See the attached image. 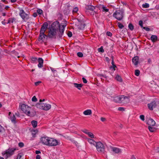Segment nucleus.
Instances as JSON below:
<instances>
[{
    "instance_id": "1",
    "label": "nucleus",
    "mask_w": 159,
    "mask_h": 159,
    "mask_svg": "<svg viewBox=\"0 0 159 159\" xmlns=\"http://www.w3.org/2000/svg\"><path fill=\"white\" fill-rule=\"evenodd\" d=\"M66 26V25L65 24L60 25L58 22L57 21L54 22L49 29L48 36L50 39H56L59 29V32L58 33V36L60 38H61L63 34L65 28Z\"/></svg>"
},
{
    "instance_id": "2",
    "label": "nucleus",
    "mask_w": 159,
    "mask_h": 159,
    "mask_svg": "<svg viewBox=\"0 0 159 159\" xmlns=\"http://www.w3.org/2000/svg\"><path fill=\"white\" fill-rule=\"evenodd\" d=\"M18 149L15 147L12 148H9L5 151L2 152V155L5 158L7 159L14 155L15 152Z\"/></svg>"
},
{
    "instance_id": "3",
    "label": "nucleus",
    "mask_w": 159,
    "mask_h": 159,
    "mask_svg": "<svg viewBox=\"0 0 159 159\" xmlns=\"http://www.w3.org/2000/svg\"><path fill=\"white\" fill-rule=\"evenodd\" d=\"M22 111L27 116H33L36 115L35 112H30V107L27 105L23 104L21 106Z\"/></svg>"
},
{
    "instance_id": "4",
    "label": "nucleus",
    "mask_w": 159,
    "mask_h": 159,
    "mask_svg": "<svg viewBox=\"0 0 159 159\" xmlns=\"http://www.w3.org/2000/svg\"><path fill=\"white\" fill-rule=\"evenodd\" d=\"M124 11L122 9H119L116 11L113 14V16L116 19L120 20L124 17Z\"/></svg>"
},
{
    "instance_id": "5",
    "label": "nucleus",
    "mask_w": 159,
    "mask_h": 159,
    "mask_svg": "<svg viewBox=\"0 0 159 159\" xmlns=\"http://www.w3.org/2000/svg\"><path fill=\"white\" fill-rule=\"evenodd\" d=\"M36 106L38 108L45 111L48 110L51 107L50 104L43 103H38Z\"/></svg>"
},
{
    "instance_id": "6",
    "label": "nucleus",
    "mask_w": 159,
    "mask_h": 159,
    "mask_svg": "<svg viewBox=\"0 0 159 159\" xmlns=\"http://www.w3.org/2000/svg\"><path fill=\"white\" fill-rule=\"evenodd\" d=\"M97 151L101 153L104 152L105 148L103 144L100 142H98L95 146Z\"/></svg>"
},
{
    "instance_id": "7",
    "label": "nucleus",
    "mask_w": 159,
    "mask_h": 159,
    "mask_svg": "<svg viewBox=\"0 0 159 159\" xmlns=\"http://www.w3.org/2000/svg\"><path fill=\"white\" fill-rule=\"evenodd\" d=\"M57 144L58 141L57 140L53 138H49L47 146H54L57 145Z\"/></svg>"
},
{
    "instance_id": "8",
    "label": "nucleus",
    "mask_w": 159,
    "mask_h": 159,
    "mask_svg": "<svg viewBox=\"0 0 159 159\" xmlns=\"http://www.w3.org/2000/svg\"><path fill=\"white\" fill-rule=\"evenodd\" d=\"M49 139V137L47 136H43L41 138L40 141L42 143L47 146Z\"/></svg>"
},
{
    "instance_id": "9",
    "label": "nucleus",
    "mask_w": 159,
    "mask_h": 159,
    "mask_svg": "<svg viewBox=\"0 0 159 159\" xmlns=\"http://www.w3.org/2000/svg\"><path fill=\"white\" fill-rule=\"evenodd\" d=\"M19 15L23 20L28 19V14L26 13L23 9L20 10Z\"/></svg>"
},
{
    "instance_id": "10",
    "label": "nucleus",
    "mask_w": 159,
    "mask_h": 159,
    "mask_svg": "<svg viewBox=\"0 0 159 159\" xmlns=\"http://www.w3.org/2000/svg\"><path fill=\"white\" fill-rule=\"evenodd\" d=\"M120 103L127 102L129 101V98L127 96L123 95H120Z\"/></svg>"
},
{
    "instance_id": "11",
    "label": "nucleus",
    "mask_w": 159,
    "mask_h": 159,
    "mask_svg": "<svg viewBox=\"0 0 159 159\" xmlns=\"http://www.w3.org/2000/svg\"><path fill=\"white\" fill-rule=\"evenodd\" d=\"M148 108L151 110H152L154 108H155L157 106L156 102L155 101L151 102L150 103L148 104Z\"/></svg>"
},
{
    "instance_id": "12",
    "label": "nucleus",
    "mask_w": 159,
    "mask_h": 159,
    "mask_svg": "<svg viewBox=\"0 0 159 159\" xmlns=\"http://www.w3.org/2000/svg\"><path fill=\"white\" fill-rule=\"evenodd\" d=\"M48 37V35L39 34L38 38V40L39 41H41V42H44L45 41V39H47Z\"/></svg>"
},
{
    "instance_id": "13",
    "label": "nucleus",
    "mask_w": 159,
    "mask_h": 159,
    "mask_svg": "<svg viewBox=\"0 0 159 159\" xmlns=\"http://www.w3.org/2000/svg\"><path fill=\"white\" fill-rule=\"evenodd\" d=\"M8 118L12 123L14 124H15L16 123V119L15 115L13 114H11V112H9V113Z\"/></svg>"
},
{
    "instance_id": "14",
    "label": "nucleus",
    "mask_w": 159,
    "mask_h": 159,
    "mask_svg": "<svg viewBox=\"0 0 159 159\" xmlns=\"http://www.w3.org/2000/svg\"><path fill=\"white\" fill-rule=\"evenodd\" d=\"M146 123L149 126H154L155 125L156 122L152 119L150 118L147 121Z\"/></svg>"
},
{
    "instance_id": "15",
    "label": "nucleus",
    "mask_w": 159,
    "mask_h": 159,
    "mask_svg": "<svg viewBox=\"0 0 159 159\" xmlns=\"http://www.w3.org/2000/svg\"><path fill=\"white\" fill-rule=\"evenodd\" d=\"M111 151L116 153H120L121 152V149L119 148L111 147Z\"/></svg>"
},
{
    "instance_id": "16",
    "label": "nucleus",
    "mask_w": 159,
    "mask_h": 159,
    "mask_svg": "<svg viewBox=\"0 0 159 159\" xmlns=\"http://www.w3.org/2000/svg\"><path fill=\"white\" fill-rule=\"evenodd\" d=\"M39 64L38 65V67L41 68L43 66V60L41 58H39L38 59Z\"/></svg>"
},
{
    "instance_id": "17",
    "label": "nucleus",
    "mask_w": 159,
    "mask_h": 159,
    "mask_svg": "<svg viewBox=\"0 0 159 159\" xmlns=\"http://www.w3.org/2000/svg\"><path fill=\"white\" fill-rule=\"evenodd\" d=\"M139 57L138 56H135L132 59V61L135 66L137 65L139 63Z\"/></svg>"
},
{
    "instance_id": "18",
    "label": "nucleus",
    "mask_w": 159,
    "mask_h": 159,
    "mask_svg": "<svg viewBox=\"0 0 159 159\" xmlns=\"http://www.w3.org/2000/svg\"><path fill=\"white\" fill-rule=\"evenodd\" d=\"M111 100L115 102L120 103V95L111 97Z\"/></svg>"
},
{
    "instance_id": "19",
    "label": "nucleus",
    "mask_w": 159,
    "mask_h": 159,
    "mask_svg": "<svg viewBox=\"0 0 159 159\" xmlns=\"http://www.w3.org/2000/svg\"><path fill=\"white\" fill-rule=\"evenodd\" d=\"M88 142L91 145L95 146L97 142L91 139H88Z\"/></svg>"
},
{
    "instance_id": "20",
    "label": "nucleus",
    "mask_w": 159,
    "mask_h": 159,
    "mask_svg": "<svg viewBox=\"0 0 159 159\" xmlns=\"http://www.w3.org/2000/svg\"><path fill=\"white\" fill-rule=\"evenodd\" d=\"M83 114L86 116L90 115L92 113V111L90 109H88L84 111L83 113Z\"/></svg>"
},
{
    "instance_id": "21",
    "label": "nucleus",
    "mask_w": 159,
    "mask_h": 159,
    "mask_svg": "<svg viewBox=\"0 0 159 159\" xmlns=\"http://www.w3.org/2000/svg\"><path fill=\"white\" fill-rule=\"evenodd\" d=\"M86 8L87 10H90L93 11L95 8V7L93 6H88L86 7Z\"/></svg>"
},
{
    "instance_id": "22",
    "label": "nucleus",
    "mask_w": 159,
    "mask_h": 159,
    "mask_svg": "<svg viewBox=\"0 0 159 159\" xmlns=\"http://www.w3.org/2000/svg\"><path fill=\"white\" fill-rule=\"evenodd\" d=\"M74 86L77 88L78 89L80 90L83 85L81 84H78L76 83H74Z\"/></svg>"
},
{
    "instance_id": "23",
    "label": "nucleus",
    "mask_w": 159,
    "mask_h": 159,
    "mask_svg": "<svg viewBox=\"0 0 159 159\" xmlns=\"http://www.w3.org/2000/svg\"><path fill=\"white\" fill-rule=\"evenodd\" d=\"M157 39V37L155 35H152L151 37V39L153 42L156 41Z\"/></svg>"
},
{
    "instance_id": "24",
    "label": "nucleus",
    "mask_w": 159,
    "mask_h": 159,
    "mask_svg": "<svg viewBox=\"0 0 159 159\" xmlns=\"http://www.w3.org/2000/svg\"><path fill=\"white\" fill-rule=\"evenodd\" d=\"M48 23L47 22H45L43 24L41 28L47 30V29L48 28Z\"/></svg>"
},
{
    "instance_id": "25",
    "label": "nucleus",
    "mask_w": 159,
    "mask_h": 159,
    "mask_svg": "<svg viewBox=\"0 0 159 159\" xmlns=\"http://www.w3.org/2000/svg\"><path fill=\"white\" fill-rule=\"evenodd\" d=\"M38 131L37 129H33L31 131V134L32 136L34 137L36 134L38 133Z\"/></svg>"
},
{
    "instance_id": "26",
    "label": "nucleus",
    "mask_w": 159,
    "mask_h": 159,
    "mask_svg": "<svg viewBox=\"0 0 159 159\" xmlns=\"http://www.w3.org/2000/svg\"><path fill=\"white\" fill-rule=\"evenodd\" d=\"M31 123L34 128H35L37 127V121L36 120H32Z\"/></svg>"
},
{
    "instance_id": "27",
    "label": "nucleus",
    "mask_w": 159,
    "mask_h": 159,
    "mask_svg": "<svg viewBox=\"0 0 159 159\" xmlns=\"http://www.w3.org/2000/svg\"><path fill=\"white\" fill-rule=\"evenodd\" d=\"M102 10V11H104V12H108L109 11V9L108 8H107L106 7L102 6L101 8Z\"/></svg>"
},
{
    "instance_id": "28",
    "label": "nucleus",
    "mask_w": 159,
    "mask_h": 159,
    "mask_svg": "<svg viewBox=\"0 0 159 159\" xmlns=\"http://www.w3.org/2000/svg\"><path fill=\"white\" fill-rule=\"evenodd\" d=\"M46 30L41 28L39 34H45V32Z\"/></svg>"
},
{
    "instance_id": "29",
    "label": "nucleus",
    "mask_w": 159,
    "mask_h": 159,
    "mask_svg": "<svg viewBox=\"0 0 159 159\" xmlns=\"http://www.w3.org/2000/svg\"><path fill=\"white\" fill-rule=\"evenodd\" d=\"M85 26V25L84 24H81L80 25L78 26V28L80 30H83Z\"/></svg>"
},
{
    "instance_id": "30",
    "label": "nucleus",
    "mask_w": 159,
    "mask_h": 159,
    "mask_svg": "<svg viewBox=\"0 0 159 159\" xmlns=\"http://www.w3.org/2000/svg\"><path fill=\"white\" fill-rule=\"evenodd\" d=\"M148 128L149 131L151 132H153L155 130V128L151 126H149Z\"/></svg>"
},
{
    "instance_id": "31",
    "label": "nucleus",
    "mask_w": 159,
    "mask_h": 159,
    "mask_svg": "<svg viewBox=\"0 0 159 159\" xmlns=\"http://www.w3.org/2000/svg\"><path fill=\"white\" fill-rule=\"evenodd\" d=\"M149 7V4L147 3H145V4L142 5V7L144 8H148Z\"/></svg>"
},
{
    "instance_id": "32",
    "label": "nucleus",
    "mask_w": 159,
    "mask_h": 159,
    "mask_svg": "<svg viewBox=\"0 0 159 159\" xmlns=\"http://www.w3.org/2000/svg\"><path fill=\"white\" fill-rule=\"evenodd\" d=\"M116 78L117 80L120 82H121L122 81L121 77L119 75H117Z\"/></svg>"
},
{
    "instance_id": "33",
    "label": "nucleus",
    "mask_w": 159,
    "mask_h": 159,
    "mask_svg": "<svg viewBox=\"0 0 159 159\" xmlns=\"http://www.w3.org/2000/svg\"><path fill=\"white\" fill-rule=\"evenodd\" d=\"M31 62L34 63L37 60V58L35 57H32L31 58Z\"/></svg>"
},
{
    "instance_id": "34",
    "label": "nucleus",
    "mask_w": 159,
    "mask_h": 159,
    "mask_svg": "<svg viewBox=\"0 0 159 159\" xmlns=\"http://www.w3.org/2000/svg\"><path fill=\"white\" fill-rule=\"evenodd\" d=\"M87 135L91 138H93L94 137V135L91 132H89Z\"/></svg>"
},
{
    "instance_id": "35",
    "label": "nucleus",
    "mask_w": 159,
    "mask_h": 159,
    "mask_svg": "<svg viewBox=\"0 0 159 159\" xmlns=\"http://www.w3.org/2000/svg\"><path fill=\"white\" fill-rule=\"evenodd\" d=\"M22 153H19L17 155L16 159H23L22 158Z\"/></svg>"
},
{
    "instance_id": "36",
    "label": "nucleus",
    "mask_w": 159,
    "mask_h": 159,
    "mask_svg": "<svg viewBox=\"0 0 159 159\" xmlns=\"http://www.w3.org/2000/svg\"><path fill=\"white\" fill-rule=\"evenodd\" d=\"M14 21H15V20L14 19L10 18L8 20L7 23H13Z\"/></svg>"
},
{
    "instance_id": "37",
    "label": "nucleus",
    "mask_w": 159,
    "mask_h": 159,
    "mask_svg": "<svg viewBox=\"0 0 159 159\" xmlns=\"http://www.w3.org/2000/svg\"><path fill=\"white\" fill-rule=\"evenodd\" d=\"M128 27L131 30L134 29V26L131 23H129L128 25Z\"/></svg>"
},
{
    "instance_id": "38",
    "label": "nucleus",
    "mask_w": 159,
    "mask_h": 159,
    "mask_svg": "<svg viewBox=\"0 0 159 159\" xmlns=\"http://www.w3.org/2000/svg\"><path fill=\"white\" fill-rule=\"evenodd\" d=\"M117 25L118 26V27L120 29H122L124 27V26L120 22H118L117 23Z\"/></svg>"
},
{
    "instance_id": "39",
    "label": "nucleus",
    "mask_w": 159,
    "mask_h": 159,
    "mask_svg": "<svg viewBox=\"0 0 159 159\" xmlns=\"http://www.w3.org/2000/svg\"><path fill=\"white\" fill-rule=\"evenodd\" d=\"M4 6L3 4L0 3V12H2L3 10Z\"/></svg>"
},
{
    "instance_id": "40",
    "label": "nucleus",
    "mask_w": 159,
    "mask_h": 159,
    "mask_svg": "<svg viewBox=\"0 0 159 159\" xmlns=\"http://www.w3.org/2000/svg\"><path fill=\"white\" fill-rule=\"evenodd\" d=\"M139 74H140L139 70H135V75L137 76H138L139 75Z\"/></svg>"
},
{
    "instance_id": "41",
    "label": "nucleus",
    "mask_w": 159,
    "mask_h": 159,
    "mask_svg": "<svg viewBox=\"0 0 159 159\" xmlns=\"http://www.w3.org/2000/svg\"><path fill=\"white\" fill-rule=\"evenodd\" d=\"M78 11V8L77 7H75L73 9V12H75L76 13L77 12V11Z\"/></svg>"
},
{
    "instance_id": "42",
    "label": "nucleus",
    "mask_w": 159,
    "mask_h": 159,
    "mask_svg": "<svg viewBox=\"0 0 159 159\" xmlns=\"http://www.w3.org/2000/svg\"><path fill=\"white\" fill-rule=\"evenodd\" d=\"M98 51L99 52H104V50L102 46L100 48H98Z\"/></svg>"
},
{
    "instance_id": "43",
    "label": "nucleus",
    "mask_w": 159,
    "mask_h": 159,
    "mask_svg": "<svg viewBox=\"0 0 159 159\" xmlns=\"http://www.w3.org/2000/svg\"><path fill=\"white\" fill-rule=\"evenodd\" d=\"M37 12L39 15H41L43 13V11L41 9H38L37 11Z\"/></svg>"
},
{
    "instance_id": "44",
    "label": "nucleus",
    "mask_w": 159,
    "mask_h": 159,
    "mask_svg": "<svg viewBox=\"0 0 159 159\" xmlns=\"http://www.w3.org/2000/svg\"><path fill=\"white\" fill-rule=\"evenodd\" d=\"M32 100L33 102H36L37 101V98H36L35 96H34L32 98Z\"/></svg>"
},
{
    "instance_id": "45",
    "label": "nucleus",
    "mask_w": 159,
    "mask_h": 159,
    "mask_svg": "<svg viewBox=\"0 0 159 159\" xmlns=\"http://www.w3.org/2000/svg\"><path fill=\"white\" fill-rule=\"evenodd\" d=\"M78 57H82L83 56V54L81 52H78L77 53Z\"/></svg>"
},
{
    "instance_id": "46",
    "label": "nucleus",
    "mask_w": 159,
    "mask_h": 159,
    "mask_svg": "<svg viewBox=\"0 0 159 159\" xmlns=\"http://www.w3.org/2000/svg\"><path fill=\"white\" fill-rule=\"evenodd\" d=\"M139 118L142 121H144L145 120L144 116L143 115H140Z\"/></svg>"
},
{
    "instance_id": "47",
    "label": "nucleus",
    "mask_w": 159,
    "mask_h": 159,
    "mask_svg": "<svg viewBox=\"0 0 159 159\" xmlns=\"http://www.w3.org/2000/svg\"><path fill=\"white\" fill-rule=\"evenodd\" d=\"M139 25H140V26L141 27V28H143V22L142 20H140L139 21Z\"/></svg>"
},
{
    "instance_id": "48",
    "label": "nucleus",
    "mask_w": 159,
    "mask_h": 159,
    "mask_svg": "<svg viewBox=\"0 0 159 159\" xmlns=\"http://www.w3.org/2000/svg\"><path fill=\"white\" fill-rule=\"evenodd\" d=\"M83 81L84 83L86 84L87 83V81L86 79L84 77H83L82 78Z\"/></svg>"
},
{
    "instance_id": "49",
    "label": "nucleus",
    "mask_w": 159,
    "mask_h": 159,
    "mask_svg": "<svg viewBox=\"0 0 159 159\" xmlns=\"http://www.w3.org/2000/svg\"><path fill=\"white\" fill-rule=\"evenodd\" d=\"M42 83L41 81H39L37 82H36L35 83V86H38V85L40 84L41 83Z\"/></svg>"
},
{
    "instance_id": "50",
    "label": "nucleus",
    "mask_w": 159,
    "mask_h": 159,
    "mask_svg": "<svg viewBox=\"0 0 159 159\" xmlns=\"http://www.w3.org/2000/svg\"><path fill=\"white\" fill-rule=\"evenodd\" d=\"M143 29L148 31H149L150 30V29L148 27H143Z\"/></svg>"
},
{
    "instance_id": "51",
    "label": "nucleus",
    "mask_w": 159,
    "mask_h": 159,
    "mask_svg": "<svg viewBox=\"0 0 159 159\" xmlns=\"http://www.w3.org/2000/svg\"><path fill=\"white\" fill-rule=\"evenodd\" d=\"M118 110L120 111H124L125 110V109L123 107H120L118 108Z\"/></svg>"
},
{
    "instance_id": "52",
    "label": "nucleus",
    "mask_w": 159,
    "mask_h": 159,
    "mask_svg": "<svg viewBox=\"0 0 159 159\" xmlns=\"http://www.w3.org/2000/svg\"><path fill=\"white\" fill-rule=\"evenodd\" d=\"M19 145L20 147H22L24 146V143L21 142L19 143Z\"/></svg>"
},
{
    "instance_id": "53",
    "label": "nucleus",
    "mask_w": 159,
    "mask_h": 159,
    "mask_svg": "<svg viewBox=\"0 0 159 159\" xmlns=\"http://www.w3.org/2000/svg\"><path fill=\"white\" fill-rule=\"evenodd\" d=\"M68 35L69 37H71L72 36V33L71 32L69 31L68 34Z\"/></svg>"
},
{
    "instance_id": "54",
    "label": "nucleus",
    "mask_w": 159,
    "mask_h": 159,
    "mask_svg": "<svg viewBox=\"0 0 159 159\" xmlns=\"http://www.w3.org/2000/svg\"><path fill=\"white\" fill-rule=\"evenodd\" d=\"M107 35L108 36H111L112 35V34L110 32L108 31L107 32Z\"/></svg>"
},
{
    "instance_id": "55",
    "label": "nucleus",
    "mask_w": 159,
    "mask_h": 159,
    "mask_svg": "<svg viewBox=\"0 0 159 159\" xmlns=\"http://www.w3.org/2000/svg\"><path fill=\"white\" fill-rule=\"evenodd\" d=\"M101 120L102 122H104L106 120V119L105 118L102 117L101 118Z\"/></svg>"
},
{
    "instance_id": "56",
    "label": "nucleus",
    "mask_w": 159,
    "mask_h": 159,
    "mask_svg": "<svg viewBox=\"0 0 159 159\" xmlns=\"http://www.w3.org/2000/svg\"><path fill=\"white\" fill-rule=\"evenodd\" d=\"M83 132L84 133H85V134H88V133H89V131H88V130H86V129H84V130H83Z\"/></svg>"
},
{
    "instance_id": "57",
    "label": "nucleus",
    "mask_w": 159,
    "mask_h": 159,
    "mask_svg": "<svg viewBox=\"0 0 159 159\" xmlns=\"http://www.w3.org/2000/svg\"><path fill=\"white\" fill-rule=\"evenodd\" d=\"M3 129H4L3 127L0 125V132H2L3 131Z\"/></svg>"
},
{
    "instance_id": "58",
    "label": "nucleus",
    "mask_w": 159,
    "mask_h": 159,
    "mask_svg": "<svg viewBox=\"0 0 159 159\" xmlns=\"http://www.w3.org/2000/svg\"><path fill=\"white\" fill-rule=\"evenodd\" d=\"M51 70H52V71L54 73H55V72H57L56 70L52 68H51Z\"/></svg>"
},
{
    "instance_id": "59",
    "label": "nucleus",
    "mask_w": 159,
    "mask_h": 159,
    "mask_svg": "<svg viewBox=\"0 0 159 159\" xmlns=\"http://www.w3.org/2000/svg\"><path fill=\"white\" fill-rule=\"evenodd\" d=\"M40 157L39 155H37L36 156V159H40Z\"/></svg>"
},
{
    "instance_id": "60",
    "label": "nucleus",
    "mask_w": 159,
    "mask_h": 159,
    "mask_svg": "<svg viewBox=\"0 0 159 159\" xmlns=\"http://www.w3.org/2000/svg\"><path fill=\"white\" fill-rule=\"evenodd\" d=\"M40 153H41V152H40V151L36 150L35 151V153L36 154H38Z\"/></svg>"
},
{
    "instance_id": "61",
    "label": "nucleus",
    "mask_w": 159,
    "mask_h": 159,
    "mask_svg": "<svg viewBox=\"0 0 159 159\" xmlns=\"http://www.w3.org/2000/svg\"><path fill=\"white\" fill-rule=\"evenodd\" d=\"M33 16L34 17H36L37 16V13H34L33 14Z\"/></svg>"
},
{
    "instance_id": "62",
    "label": "nucleus",
    "mask_w": 159,
    "mask_h": 159,
    "mask_svg": "<svg viewBox=\"0 0 159 159\" xmlns=\"http://www.w3.org/2000/svg\"><path fill=\"white\" fill-rule=\"evenodd\" d=\"M1 1L3 2H5L6 3H7L8 2L6 1V0H1Z\"/></svg>"
},
{
    "instance_id": "63",
    "label": "nucleus",
    "mask_w": 159,
    "mask_h": 159,
    "mask_svg": "<svg viewBox=\"0 0 159 159\" xmlns=\"http://www.w3.org/2000/svg\"><path fill=\"white\" fill-rule=\"evenodd\" d=\"M45 101V99H44L43 100L42 99H40L39 100V102L40 103H42L41 102H43Z\"/></svg>"
},
{
    "instance_id": "64",
    "label": "nucleus",
    "mask_w": 159,
    "mask_h": 159,
    "mask_svg": "<svg viewBox=\"0 0 159 159\" xmlns=\"http://www.w3.org/2000/svg\"><path fill=\"white\" fill-rule=\"evenodd\" d=\"M112 66H113V69H114V70H115V68L116 67V66L115 64H114V65H112Z\"/></svg>"
}]
</instances>
